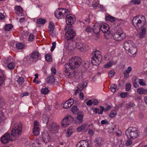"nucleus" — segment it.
<instances>
[{"label": "nucleus", "mask_w": 147, "mask_h": 147, "mask_svg": "<svg viewBox=\"0 0 147 147\" xmlns=\"http://www.w3.org/2000/svg\"><path fill=\"white\" fill-rule=\"evenodd\" d=\"M84 95L82 92H80L79 95V98L81 100H82L84 99Z\"/></svg>", "instance_id": "obj_57"}, {"label": "nucleus", "mask_w": 147, "mask_h": 147, "mask_svg": "<svg viewBox=\"0 0 147 147\" xmlns=\"http://www.w3.org/2000/svg\"><path fill=\"white\" fill-rule=\"evenodd\" d=\"M65 18H66V22L67 24L66 26L72 25V24H73L76 20L75 16L72 14H66V16Z\"/></svg>", "instance_id": "obj_11"}, {"label": "nucleus", "mask_w": 147, "mask_h": 147, "mask_svg": "<svg viewBox=\"0 0 147 147\" xmlns=\"http://www.w3.org/2000/svg\"><path fill=\"white\" fill-rule=\"evenodd\" d=\"M51 71L52 72V74L53 75H55L56 72V70L55 67H52L51 68Z\"/></svg>", "instance_id": "obj_56"}, {"label": "nucleus", "mask_w": 147, "mask_h": 147, "mask_svg": "<svg viewBox=\"0 0 147 147\" xmlns=\"http://www.w3.org/2000/svg\"><path fill=\"white\" fill-rule=\"evenodd\" d=\"M34 36L33 34H30L29 36L28 40L29 42L32 41L34 40Z\"/></svg>", "instance_id": "obj_51"}, {"label": "nucleus", "mask_w": 147, "mask_h": 147, "mask_svg": "<svg viewBox=\"0 0 147 147\" xmlns=\"http://www.w3.org/2000/svg\"><path fill=\"white\" fill-rule=\"evenodd\" d=\"M101 22H100L96 23L92 27V30L94 33L95 34H98L100 30V25Z\"/></svg>", "instance_id": "obj_12"}, {"label": "nucleus", "mask_w": 147, "mask_h": 147, "mask_svg": "<svg viewBox=\"0 0 147 147\" xmlns=\"http://www.w3.org/2000/svg\"><path fill=\"white\" fill-rule=\"evenodd\" d=\"M128 95V93L127 92L121 93L120 96L122 98H125L127 97Z\"/></svg>", "instance_id": "obj_44"}, {"label": "nucleus", "mask_w": 147, "mask_h": 147, "mask_svg": "<svg viewBox=\"0 0 147 147\" xmlns=\"http://www.w3.org/2000/svg\"><path fill=\"white\" fill-rule=\"evenodd\" d=\"M46 22V20L45 19H38L36 20L37 24H44Z\"/></svg>", "instance_id": "obj_28"}, {"label": "nucleus", "mask_w": 147, "mask_h": 147, "mask_svg": "<svg viewBox=\"0 0 147 147\" xmlns=\"http://www.w3.org/2000/svg\"><path fill=\"white\" fill-rule=\"evenodd\" d=\"M30 147H42V146L40 143L38 142H35L31 144Z\"/></svg>", "instance_id": "obj_32"}, {"label": "nucleus", "mask_w": 147, "mask_h": 147, "mask_svg": "<svg viewBox=\"0 0 147 147\" xmlns=\"http://www.w3.org/2000/svg\"><path fill=\"white\" fill-rule=\"evenodd\" d=\"M115 74V71L113 70L110 71L108 74V76L109 78H112L113 77Z\"/></svg>", "instance_id": "obj_48"}, {"label": "nucleus", "mask_w": 147, "mask_h": 147, "mask_svg": "<svg viewBox=\"0 0 147 147\" xmlns=\"http://www.w3.org/2000/svg\"><path fill=\"white\" fill-rule=\"evenodd\" d=\"M45 59L47 61L50 62L52 60L51 56L49 54H47L45 56Z\"/></svg>", "instance_id": "obj_42"}, {"label": "nucleus", "mask_w": 147, "mask_h": 147, "mask_svg": "<svg viewBox=\"0 0 147 147\" xmlns=\"http://www.w3.org/2000/svg\"><path fill=\"white\" fill-rule=\"evenodd\" d=\"M132 2L134 4H139L140 2V0H132Z\"/></svg>", "instance_id": "obj_54"}, {"label": "nucleus", "mask_w": 147, "mask_h": 147, "mask_svg": "<svg viewBox=\"0 0 147 147\" xmlns=\"http://www.w3.org/2000/svg\"><path fill=\"white\" fill-rule=\"evenodd\" d=\"M115 63V62L113 61H110L104 65V67L105 68L110 67Z\"/></svg>", "instance_id": "obj_29"}, {"label": "nucleus", "mask_w": 147, "mask_h": 147, "mask_svg": "<svg viewBox=\"0 0 147 147\" xmlns=\"http://www.w3.org/2000/svg\"><path fill=\"white\" fill-rule=\"evenodd\" d=\"M87 125V124L86 123L83 124L80 126L79 127L77 128V131L78 132H80L81 131L83 130H84L85 129Z\"/></svg>", "instance_id": "obj_26"}, {"label": "nucleus", "mask_w": 147, "mask_h": 147, "mask_svg": "<svg viewBox=\"0 0 147 147\" xmlns=\"http://www.w3.org/2000/svg\"><path fill=\"white\" fill-rule=\"evenodd\" d=\"M87 83L86 82H83L81 86L80 87V88H79V90L81 91L84 89V88L87 85Z\"/></svg>", "instance_id": "obj_40"}, {"label": "nucleus", "mask_w": 147, "mask_h": 147, "mask_svg": "<svg viewBox=\"0 0 147 147\" xmlns=\"http://www.w3.org/2000/svg\"><path fill=\"white\" fill-rule=\"evenodd\" d=\"M92 129V124H90L87 127L86 129L85 130V132H87L89 130H90Z\"/></svg>", "instance_id": "obj_63"}, {"label": "nucleus", "mask_w": 147, "mask_h": 147, "mask_svg": "<svg viewBox=\"0 0 147 147\" xmlns=\"http://www.w3.org/2000/svg\"><path fill=\"white\" fill-rule=\"evenodd\" d=\"M56 46V43L55 42H53L52 43V46L51 47V51L52 52L53 51L54 49L55 48Z\"/></svg>", "instance_id": "obj_53"}, {"label": "nucleus", "mask_w": 147, "mask_h": 147, "mask_svg": "<svg viewBox=\"0 0 147 147\" xmlns=\"http://www.w3.org/2000/svg\"><path fill=\"white\" fill-rule=\"evenodd\" d=\"M54 27V24L52 22H50L49 25V33L51 34H52L53 32Z\"/></svg>", "instance_id": "obj_25"}, {"label": "nucleus", "mask_w": 147, "mask_h": 147, "mask_svg": "<svg viewBox=\"0 0 147 147\" xmlns=\"http://www.w3.org/2000/svg\"><path fill=\"white\" fill-rule=\"evenodd\" d=\"M145 34H144L143 32H140L138 34V35L139 38H142L145 37Z\"/></svg>", "instance_id": "obj_49"}, {"label": "nucleus", "mask_w": 147, "mask_h": 147, "mask_svg": "<svg viewBox=\"0 0 147 147\" xmlns=\"http://www.w3.org/2000/svg\"><path fill=\"white\" fill-rule=\"evenodd\" d=\"M146 22L145 17L142 15H139L134 17L132 22L134 26L137 30H140L144 26Z\"/></svg>", "instance_id": "obj_2"}, {"label": "nucleus", "mask_w": 147, "mask_h": 147, "mask_svg": "<svg viewBox=\"0 0 147 147\" xmlns=\"http://www.w3.org/2000/svg\"><path fill=\"white\" fill-rule=\"evenodd\" d=\"M72 112L74 113H77V111H78V109L77 107L76 106H73L71 109Z\"/></svg>", "instance_id": "obj_43"}, {"label": "nucleus", "mask_w": 147, "mask_h": 147, "mask_svg": "<svg viewBox=\"0 0 147 147\" xmlns=\"http://www.w3.org/2000/svg\"><path fill=\"white\" fill-rule=\"evenodd\" d=\"M73 121V118L70 116H68L64 117L62 120L61 124V126L66 127L68 126Z\"/></svg>", "instance_id": "obj_10"}, {"label": "nucleus", "mask_w": 147, "mask_h": 147, "mask_svg": "<svg viewBox=\"0 0 147 147\" xmlns=\"http://www.w3.org/2000/svg\"><path fill=\"white\" fill-rule=\"evenodd\" d=\"M76 47L83 52L85 51L86 50L85 49V46L82 43L79 42H76Z\"/></svg>", "instance_id": "obj_21"}, {"label": "nucleus", "mask_w": 147, "mask_h": 147, "mask_svg": "<svg viewBox=\"0 0 147 147\" xmlns=\"http://www.w3.org/2000/svg\"><path fill=\"white\" fill-rule=\"evenodd\" d=\"M49 120V117L45 115H43L42 117V121L43 123L47 124L48 123Z\"/></svg>", "instance_id": "obj_35"}, {"label": "nucleus", "mask_w": 147, "mask_h": 147, "mask_svg": "<svg viewBox=\"0 0 147 147\" xmlns=\"http://www.w3.org/2000/svg\"><path fill=\"white\" fill-rule=\"evenodd\" d=\"M69 11L67 9L62 8L57 9L55 12V16L57 18L59 19L63 17L65 18L66 14L69 13Z\"/></svg>", "instance_id": "obj_7"}, {"label": "nucleus", "mask_w": 147, "mask_h": 147, "mask_svg": "<svg viewBox=\"0 0 147 147\" xmlns=\"http://www.w3.org/2000/svg\"><path fill=\"white\" fill-rule=\"evenodd\" d=\"M30 57L32 59H35L37 60L41 59V55L37 51H34L32 52L30 55Z\"/></svg>", "instance_id": "obj_15"}, {"label": "nucleus", "mask_w": 147, "mask_h": 147, "mask_svg": "<svg viewBox=\"0 0 147 147\" xmlns=\"http://www.w3.org/2000/svg\"><path fill=\"white\" fill-rule=\"evenodd\" d=\"M17 82L19 84H22L24 82V78L22 77H19L18 78Z\"/></svg>", "instance_id": "obj_39"}, {"label": "nucleus", "mask_w": 147, "mask_h": 147, "mask_svg": "<svg viewBox=\"0 0 147 147\" xmlns=\"http://www.w3.org/2000/svg\"><path fill=\"white\" fill-rule=\"evenodd\" d=\"M42 138L43 141L45 143H48L51 140L50 137L47 132H44L42 134Z\"/></svg>", "instance_id": "obj_18"}, {"label": "nucleus", "mask_w": 147, "mask_h": 147, "mask_svg": "<svg viewBox=\"0 0 147 147\" xmlns=\"http://www.w3.org/2000/svg\"><path fill=\"white\" fill-rule=\"evenodd\" d=\"M40 133L39 129L38 127H34L33 129V133L36 136H38Z\"/></svg>", "instance_id": "obj_27"}, {"label": "nucleus", "mask_w": 147, "mask_h": 147, "mask_svg": "<svg viewBox=\"0 0 147 147\" xmlns=\"http://www.w3.org/2000/svg\"><path fill=\"white\" fill-rule=\"evenodd\" d=\"M92 30V28L88 26L86 28V31L88 33H91Z\"/></svg>", "instance_id": "obj_60"}, {"label": "nucleus", "mask_w": 147, "mask_h": 147, "mask_svg": "<svg viewBox=\"0 0 147 147\" xmlns=\"http://www.w3.org/2000/svg\"><path fill=\"white\" fill-rule=\"evenodd\" d=\"M105 19L111 22H113L115 20V18L110 15H108L105 17Z\"/></svg>", "instance_id": "obj_31"}, {"label": "nucleus", "mask_w": 147, "mask_h": 147, "mask_svg": "<svg viewBox=\"0 0 147 147\" xmlns=\"http://www.w3.org/2000/svg\"><path fill=\"white\" fill-rule=\"evenodd\" d=\"M99 103V102L97 99H92V104H93L94 105H97Z\"/></svg>", "instance_id": "obj_59"}, {"label": "nucleus", "mask_w": 147, "mask_h": 147, "mask_svg": "<svg viewBox=\"0 0 147 147\" xmlns=\"http://www.w3.org/2000/svg\"><path fill=\"white\" fill-rule=\"evenodd\" d=\"M77 119L78 120V123H82L83 121V114L82 111H79L77 113Z\"/></svg>", "instance_id": "obj_23"}, {"label": "nucleus", "mask_w": 147, "mask_h": 147, "mask_svg": "<svg viewBox=\"0 0 147 147\" xmlns=\"http://www.w3.org/2000/svg\"><path fill=\"white\" fill-rule=\"evenodd\" d=\"M141 29V31L142 32H143L144 34H146V31L147 28H146L144 26H143Z\"/></svg>", "instance_id": "obj_55"}, {"label": "nucleus", "mask_w": 147, "mask_h": 147, "mask_svg": "<svg viewBox=\"0 0 147 147\" xmlns=\"http://www.w3.org/2000/svg\"><path fill=\"white\" fill-rule=\"evenodd\" d=\"M132 142L131 140L128 139L126 141V145L128 146H130Z\"/></svg>", "instance_id": "obj_61"}, {"label": "nucleus", "mask_w": 147, "mask_h": 147, "mask_svg": "<svg viewBox=\"0 0 147 147\" xmlns=\"http://www.w3.org/2000/svg\"><path fill=\"white\" fill-rule=\"evenodd\" d=\"M49 92V90L47 88H42L41 91V93L44 95H46Z\"/></svg>", "instance_id": "obj_34"}, {"label": "nucleus", "mask_w": 147, "mask_h": 147, "mask_svg": "<svg viewBox=\"0 0 147 147\" xmlns=\"http://www.w3.org/2000/svg\"><path fill=\"white\" fill-rule=\"evenodd\" d=\"M124 143L121 140H119L117 144L116 147H123Z\"/></svg>", "instance_id": "obj_38"}, {"label": "nucleus", "mask_w": 147, "mask_h": 147, "mask_svg": "<svg viewBox=\"0 0 147 147\" xmlns=\"http://www.w3.org/2000/svg\"><path fill=\"white\" fill-rule=\"evenodd\" d=\"M125 134L128 138H135L138 136V133L137 128L131 127H129L125 131Z\"/></svg>", "instance_id": "obj_6"}, {"label": "nucleus", "mask_w": 147, "mask_h": 147, "mask_svg": "<svg viewBox=\"0 0 147 147\" xmlns=\"http://www.w3.org/2000/svg\"><path fill=\"white\" fill-rule=\"evenodd\" d=\"M117 86L115 84L112 85L111 86V92H114L116 91Z\"/></svg>", "instance_id": "obj_47"}, {"label": "nucleus", "mask_w": 147, "mask_h": 147, "mask_svg": "<svg viewBox=\"0 0 147 147\" xmlns=\"http://www.w3.org/2000/svg\"><path fill=\"white\" fill-rule=\"evenodd\" d=\"M10 134L8 133H6L2 137L1 141L3 144H6L8 143L10 140Z\"/></svg>", "instance_id": "obj_13"}, {"label": "nucleus", "mask_w": 147, "mask_h": 147, "mask_svg": "<svg viewBox=\"0 0 147 147\" xmlns=\"http://www.w3.org/2000/svg\"><path fill=\"white\" fill-rule=\"evenodd\" d=\"M12 27V25L11 24H7L5 26L4 29L6 31H9L11 29Z\"/></svg>", "instance_id": "obj_33"}, {"label": "nucleus", "mask_w": 147, "mask_h": 147, "mask_svg": "<svg viewBox=\"0 0 147 147\" xmlns=\"http://www.w3.org/2000/svg\"><path fill=\"white\" fill-rule=\"evenodd\" d=\"M132 69L131 67H129L126 69V72L127 74H129L132 71Z\"/></svg>", "instance_id": "obj_58"}, {"label": "nucleus", "mask_w": 147, "mask_h": 147, "mask_svg": "<svg viewBox=\"0 0 147 147\" xmlns=\"http://www.w3.org/2000/svg\"><path fill=\"white\" fill-rule=\"evenodd\" d=\"M100 123L102 124H108L109 122L106 119H105L101 121Z\"/></svg>", "instance_id": "obj_62"}, {"label": "nucleus", "mask_w": 147, "mask_h": 147, "mask_svg": "<svg viewBox=\"0 0 147 147\" xmlns=\"http://www.w3.org/2000/svg\"><path fill=\"white\" fill-rule=\"evenodd\" d=\"M110 57L111 56L109 54H107L105 56V59L106 60H109L110 58Z\"/></svg>", "instance_id": "obj_64"}, {"label": "nucleus", "mask_w": 147, "mask_h": 147, "mask_svg": "<svg viewBox=\"0 0 147 147\" xmlns=\"http://www.w3.org/2000/svg\"><path fill=\"white\" fill-rule=\"evenodd\" d=\"M82 61L81 58L78 57H73L69 60V63L65 64V69L63 74L67 78H71L75 76L76 74L74 71H70V69L71 70L74 69L79 67Z\"/></svg>", "instance_id": "obj_1"}, {"label": "nucleus", "mask_w": 147, "mask_h": 147, "mask_svg": "<svg viewBox=\"0 0 147 147\" xmlns=\"http://www.w3.org/2000/svg\"><path fill=\"white\" fill-rule=\"evenodd\" d=\"M105 111V108L102 106H100V109H99V114H103V112L104 111Z\"/></svg>", "instance_id": "obj_52"}, {"label": "nucleus", "mask_w": 147, "mask_h": 147, "mask_svg": "<svg viewBox=\"0 0 147 147\" xmlns=\"http://www.w3.org/2000/svg\"><path fill=\"white\" fill-rule=\"evenodd\" d=\"M12 130L11 131V137H14L15 139L21 134L23 125L21 122H13L11 124Z\"/></svg>", "instance_id": "obj_3"}, {"label": "nucleus", "mask_w": 147, "mask_h": 147, "mask_svg": "<svg viewBox=\"0 0 147 147\" xmlns=\"http://www.w3.org/2000/svg\"><path fill=\"white\" fill-rule=\"evenodd\" d=\"M65 38L66 40H71L74 38L76 36V32L73 30L72 25L65 26Z\"/></svg>", "instance_id": "obj_5"}, {"label": "nucleus", "mask_w": 147, "mask_h": 147, "mask_svg": "<svg viewBox=\"0 0 147 147\" xmlns=\"http://www.w3.org/2000/svg\"><path fill=\"white\" fill-rule=\"evenodd\" d=\"M123 48L133 55H135L137 52L136 45L131 41H125L123 45Z\"/></svg>", "instance_id": "obj_4"}, {"label": "nucleus", "mask_w": 147, "mask_h": 147, "mask_svg": "<svg viewBox=\"0 0 147 147\" xmlns=\"http://www.w3.org/2000/svg\"><path fill=\"white\" fill-rule=\"evenodd\" d=\"M47 81L48 82L52 83L55 81V78L53 76H51L47 78Z\"/></svg>", "instance_id": "obj_30"}, {"label": "nucleus", "mask_w": 147, "mask_h": 147, "mask_svg": "<svg viewBox=\"0 0 147 147\" xmlns=\"http://www.w3.org/2000/svg\"><path fill=\"white\" fill-rule=\"evenodd\" d=\"M125 90L127 91H129L131 89V85L129 84H127L125 86Z\"/></svg>", "instance_id": "obj_50"}, {"label": "nucleus", "mask_w": 147, "mask_h": 147, "mask_svg": "<svg viewBox=\"0 0 147 147\" xmlns=\"http://www.w3.org/2000/svg\"><path fill=\"white\" fill-rule=\"evenodd\" d=\"M100 30L103 33H106L109 30V26L107 24L101 22V24L100 25Z\"/></svg>", "instance_id": "obj_19"}, {"label": "nucleus", "mask_w": 147, "mask_h": 147, "mask_svg": "<svg viewBox=\"0 0 147 147\" xmlns=\"http://www.w3.org/2000/svg\"><path fill=\"white\" fill-rule=\"evenodd\" d=\"M117 112L115 111H112L109 114V116L111 117H115L117 114Z\"/></svg>", "instance_id": "obj_45"}, {"label": "nucleus", "mask_w": 147, "mask_h": 147, "mask_svg": "<svg viewBox=\"0 0 147 147\" xmlns=\"http://www.w3.org/2000/svg\"><path fill=\"white\" fill-rule=\"evenodd\" d=\"M15 67V65L13 63L11 62L7 65L8 68L10 69H13Z\"/></svg>", "instance_id": "obj_41"}, {"label": "nucleus", "mask_w": 147, "mask_h": 147, "mask_svg": "<svg viewBox=\"0 0 147 147\" xmlns=\"http://www.w3.org/2000/svg\"><path fill=\"white\" fill-rule=\"evenodd\" d=\"M103 141V139L101 137L96 138L94 141L96 147H100L102 144Z\"/></svg>", "instance_id": "obj_16"}, {"label": "nucleus", "mask_w": 147, "mask_h": 147, "mask_svg": "<svg viewBox=\"0 0 147 147\" xmlns=\"http://www.w3.org/2000/svg\"><path fill=\"white\" fill-rule=\"evenodd\" d=\"M96 2H92V7L94 9H96L97 7H98L99 4L97 3L98 2L99 0H94Z\"/></svg>", "instance_id": "obj_37"}, {"label": "nucleus", "mask_w": 147, "mask_h": 147, "mask_svg": "<svg viewBox=\"0 0 147 147\" xmlns=\"http://www.w3.org/2000/svg\"><path fill=\"white\" fill-rule=\"evenodd\" d=\"M74 102V100L72 98H69L63 105V107L65 109H68L71 106Z\"/></svg>", "instance_id": "obj_17"}, {"label": "nucleus", "mask_w": 147, "mask_h": 147, "mask_svg": "<svg viewBox=\"0 0 147 147\" xmlns=\"http://www.w3.org/2000/svg\"><path fill=\"white\" fill-rule=\"evenodd\" d=\"M101 56L99 51H95L92 53V65H97L100 63Z\"/></svg>", "instance_id": "obj_8"}, {"label": "nucleus", "mask_w": 147, "mask_h": 147, "mask_svg": "<svg viewBox=\"0 0 147 147\" xmlns=\"http://www.w3.org/2000/svg\"><path fill=\"white\" fill-rule=\"evenodd\" d=\"M137 92L139 94H147V90L142 88H139L137 89Z\"/></svg>", "instance_id": "obj_22"}, {"label": "nucleus", "mask_w": 147, "mask_h": 147, "mask_svg": "<svg viewBox=\"0 0 147 147\" xmlns=\"http://www.w3.org/2000/svg\"><path fill=\"white\" fill-rule=\"evenodd\" d=\"M126 36V34L123 31H118L114 34L113 38L117 41H121L125 38Z\"/></svg>", "instance_id": "obj_9"}, {"label": "nucleus", "mask_w": 147, "mask_h": 147, "mask_svg": "<svg viewBox=\"0 0 147 147\" xmlns=\"http://www.w3.org/2000/svg\"><path fill=\"white\" fill-rule=\"evenodd\" d=\"M16 47L18 49H21L24 47V44L22 43H18L16 44Z\"/></svg>", "instance_id": "obj_36"}, {"label": "nucleus", "mask_w": 147, "mask_h": 147, "mask_svg": "<svg viewBox=\"0 0 147 147\" xmlns=\"http://www.w3.org/2000/svg\"><path fill=\"white\" fill-rule=\"evenodd\" d=\"M15 12L16 14H20L21 15L22 14L23 10L22 8L20 6H16L15 8Z\"/></svg>", "instance_id": "obj_24"}, {"label": "nucleus", "mask_w": 147, "mask_h": 147, "mask_svg": "<svg viewBox=\"0 0 147 147\" xmlns=\"http://www.w3.org/2000/svg\"><path fill=\"white\" fill-rule=\"evenodd\" d=\"M138 82L139 84L140 85L144 86H145L146 85V83L143 79H139L138 80Z\"/></svg>", "instance_id": "obj_46"}, {"label": "nucleus", "mask_w": 147, "mask_h": 147, "mask_svg": "<svg viewBox=\"0 0 147 147\" xmlns=\"http://www.w3.org/2000/svg\"><path fill=\"white\" fill-rule=\"evenodd\" d=\"M59 126L57 123H52L50 124L49 128L51 131H52L54 132L57 133L59 129Z\"/></svg>", "instance_id": "obj_14"}, {"label": "nucleus", "mask_w": 147, "mask_h": 147, "mask_svg": "<svg viewBox=\"0 0 147 147\" xmlns=\"http://www.w3.org/2000/svg\"><path fill=\"white\" fill-rule=\"evenodd\" d=\"M76 146L78 147H88L89 144L88 141L82 140L79 141L77 143Z\"/></svg>", "instance_id": "obj_20"}]
</instances>
